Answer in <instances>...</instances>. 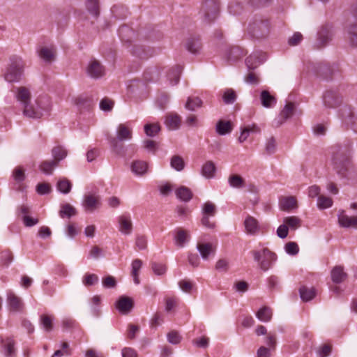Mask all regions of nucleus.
<instances>
[{
    "instance_id": "aec40b11",
    "label": "nucleus",
    "mask_w": 357,
    "mask_h": 357,
    "mask_svg": "<svg viewBox=\"0 0 357 357\" xmlns=\"http://www.w3.org/2000/svg\"><path fill=\"white\" fill-rule=\"evenodd\" d=\"M244 225L246 232L252 235L256 234L259 230L258 221L250 215L245 218Z\"/></svg>"
},
{
    "instance_id": "20e7f679",
    "label": "nucleus",
    "mask_w": 357,
    "mask_h": 357,
    "mask_svg": "<svg viewBox=\"0 0 357 357\" xmlns=\"http://www.w3.org/2000/svg\"><path fill=\"white\" fill-rule=\"evenodd\" d=\"M10 63L5 73V79L8 82H19L24 72L23 61L20 57L13 56L10 58Z\"/></svg>"
},
{
    "instance_id": "a19ab883",
    "label": "nucleus",
    "mask_w": 357,
    "mask_h": 357,
    "mask_svg": "<svg viewBox=\"0 0 357 357\" xmlns=\"http://www.w3.org/2000/svg\"><path fill=\"white\" fill-rule=\"evenodd\" d=\"M181 71L182 68L179 66H176L175 68L169 70L168 73V78L172 85H176L179 82Z\"/></svg>"
},
{
    "instance_id": "dca6fc26",
    "label": "nucleus",
    "mask_w": 357,
    "mask_h": 357,
    "mask_svg": "<svg viewBox=\"0 0 357 357\" xmlns=\"http://www.w3.org/2000/svg\"><path fill=\"white\" fill-rule=\"evenodd\" d=\"M347 33L351 45L357 47V19L349 20Z\"/></svg>"
},
{
    "instance_id": "f8f14e48",
    "label": "nucleus",
    "mask_w": 357,
    "mask_h": 357,
    "mask_svg": "<svg viewBox=\"0 0 357 357\" xmlns=\"http://www.w3.org/2000/svg\"><path fill=\"white\" fill-rule=\"evenodd\" d=\"M341 118L347 125H350L352 129L357 132V116H355L353 111L347 107L341 110Z\"/></svg>"
},
{
    "instance_id": "f704fd0d",
    "label": "nucleus",
    "mask_w": 357,
    "mask_h": 357,
    "mask_svg": "<svg viewBox=\"0 0 357 357\" xmlns=\"http://www.w3.org/2000/svg\"><path fill=\"white\" fill-rule=\"evenodd\" d=\"M8 303L10 307L15 311L20 310L22 307V303L18 296L14 293L10 292L8 294Z\"/></svg>"
},
{
    "instance_id": "2f4dec72",
    "label": "nucleus",
    "mask_w": 357,
    "mask_h": 357,
    "mask_svg": "<svg viewBox=\"0 0 357 357\" xmlns=\"http://www.w3.org/2000/svg\"><path fill=\"white\" fill-rule=\"evenodd\" d=\"M216 167L213 161L208 160L202 166V174L207 178H211L214 177Z\"/></svg>"
},
{
    "instance_id": "c9c22d12",
    "label": "nucleus",
    "mask_w": 357,
    "mask_h": 357,
    "mask_svg": "<svg viewBox=\"0 0 357 357\" xmlns=\"http://www.w3.org/2000/svg\"><path fill=\"white\" fill-rule=\"evenodd\" d=\"M301 298L303 301H309L314 298L316 295V290L314 287L308 288L307 287H301L299 289Z\"/></svg>"
},
{
    "instance_id": "13d9d810",
    "label": "nucleus",
    "mask_w": 357,
    "mask_h": 357,
    "mask_svg": "<svg viewBox=\"0 0 357 357\" xmlns=\"http://www.w3.org/2000/svg\"><path fill=\"white\" fill-rule=\"evenodd\" d=\"M168 342L173 344H178L181 340V337L178 332L176 331H172L167 334Z\"/></svg>"
},
{
    "instance_id": "f3484780",
    "label": "nucleus",
    "mask_w": 357,
    "mask_h": 357,
    "mask_svg": "<svg viewBox=\"0 0 357 357\" xmlns=\"http://www.w3.org/2000/svg\"><path fill=\"white\" fill-rule=\"evenodd\" d=\"M119 231L126 234L128 235L132 232V223L131 221L130 216L128 215H121L119 217Z\"/></svg>"
},
{
    "instance_id": "de8ad7c7",
    "label": "nucleus",
    "mask_w": 357,
    "mask_h": 357,
    "mask_svg": "<svg viewBox=\"0 0 357 357\" xmlns=\"http://www.w3.org/2000/svg\"><path fill=\"white\" fill-rule=\"evenodd\" d=\"M294 112V105L292 102H288L281 111L280 116L284 121L290 118Z\"/></svg>"
},
{
    "instance_id": "a878e982",
    "label": "nucleus",
    "mask_w": 357,
    "mask_h": 357,
    "mask_svg": "<svg viewBox=\"0 0 357 357\" xmlns=\"http://www.w3.org/2000/svg\"><path fill=\"white\" fill-rule=\"evenodd\" d=\"M58 166L59 165L56 163V161L53 160H46L40 162L39 169L45 174L51 175L52 174L54 169Z\"/></svg>"
},
{
    "instance_id": "473e14b6",
    "label": "nucleus",
    "mask_w": 357,
    "mask_h": 357,
    "mask_svg": "<svg viewBox=\"0 0 357 357\" xmlns=\"http://www.w3.org/2000/svg\"><path fill=\"white\" fill-rule=\"evenodd\" d=\"M197 248L204 260H207L208 259L209 255L215 252V249L213 248L212 244L210 243H198Z\"/></svg>"
},
{
    "instance_id": "6ab92c4d",
    "label": "nucleus",
    "mask_w": 357,
    "mask_h": 357,
    "mask_svg": "<svg viewBox=\"0 0 357 357\" xmlns=\"http://www.w3.org/2000/svg\"><path fill=\"white\" fill-rule=\"evenodd\" d=\"M280 207L282 211H291L298 207L297 200L293 196L281 197L280 199Z\"/></svg>"
},
{
    "instance_id": "c85d7f7f",
    "label": "nucleus",
    "mask_w": 357,
    "mask_h": 357,
    "mask_svg": "<svg viewBox=\"0 0 357 357\" xmlns=\"http://www.w3.org/2000/svg\"><path fill=\"white\" fill-rule=\"evenodd\" d=\"M59 214L61 218L69 219L77 214V210L70 204H63L61 205Z\"/></svg>"
},
{
    "instance_id": "58836bf2",
    "label": "nucleus",
    "mask_w": 357,
    "mask_h": 357,
    "mask_svg": "<svg viewBox=\"0 0 357 357\" xmlns=\"http://www.w3.org/2000/svg\"><path fill=\"white\" fill-rule=\"evenodd\" d=\"M15 342L12 337H8L4 344V354L6 357H13L15 356Z\"/></svg>"
},
{
    "instance_id": "2eb2a0df",
    "label": "nucleus",
    "mask_w": 357,
    "mask_h": 357,
    "mask_svg": "<svg viewBox=\"0 0 357 357\" xmlns=\"http://www.w3.org/2000/svg\"><path fill=\"white\" fill-rule=\"evenodd\" d=\"M338 222L342 227L344 228H357V217L349 216L344 211L338 215Z\"/></svg>"
},
{
    "instance_id": "a18cd8bd",
    "label": "nucleus",
    "mask_w": 357,
    "mask_h": 357,
    "mask_svg": "<svg viewBox=\"0 0 357 357\" xmlns=\"http://www.w3.org/2000/svg\"><path fill=\"white\" fill-rule=\"evenodd\" d=\"M86 8L95 17H97L99 15L100 11L98 0H87Z\"/></svg>"
},
{
    "instance_id": "5fc2aeb1",
    "label": "nucleus",
    "mask_w": 357,
    "mask_h": 357,
    "mask_svg": "<svg viewBox=\"0 0 357 357\" xmlns=\"http://www.w3.org/2000/svg\"><path fill=\"white\" fill-rule=\"evenodd\" d=\"M203 215L214 216L216 213V206L214 204L207 202L203 206Z\"/></svg>"
},
{
    "instance_id": "5701e85b",
    "label": "nucleus",
    "mask_w": 357,
    "mask_h": 357,
    "mask_svg": "<svg viewBox=\"0 0 357 357\" xmlns=\"http://www.w3.org/2000/svg\"><path fill=\"white\" fill-rule=\"evenodd\" d=\"M54 315L43 314L40 316V325L45 332L50 333L54 329Z\"/></svg>"
},
{
    "instance_id": "4468645a",
    "label": "nucleus",
    "mask_w": 357,
    "mask_h": 357,
    "mask_svg": "<svg viewBox=\"0 0 357 357\" xmlns=\"http://www.w3.org/2000/svg\"><path fill=\"white\" fill-rule=\"evenodd\" d=\"M265 54L261 52H255L245 59V63L249 70L257 68L265 60Z\"/></svg>"
},
{
    "instance_id": "423d86ee",
    "label": "nucleus",
    "mask_w": 357,
    "mask_h": 357,
    "mask_svg": "<svg viewBox=\"0 0 357 357\" xmlns=\"http://www.w3.org/2000/svg\"><path fill=\"white\" fill-rule=\"evenodd\" d=\"M219 3L217 0H205L201 7L199 14L206 23H211L218 16Z\"/></svg>"
},
{
    "instance_id": "bb28decb",
    "label": "nucleus",
    "mask_w": 357,
    "mask_h": 357,
    "mask_svg": "<svg viewBox=\"0 0 357 357\" xmlns=\"http://www.w3.org/2000/svg\"><path fill=\"white\" fill-rule=\"evenodd\" d=\"M260 101L264 107L270 108L276 104L277 100L268 91L264 90L261 92Z\"/></svg>"
},
{
    "instance_id": "1a4fd4ad",
    "label": "nucleus",
    "mask_w": 357,
    "mask_h": 357,
    "mask_svg": "<svg viewBox=\"0 0 357 357\" xmlns=\"http://www.w3.org/2000/svg\"><path fill=\"white\" fill-rule=\"evenodd\" d=\"M87 75L93 79H99L105 74V67L96 59L89 61L86 68Z\"/></svg>"
},
{
    "instance_id": "f257e3e1",
    "label": "nucleus",
    "mask_w": 357,
    "mask_h": 357,
    "mask_svg": "<svg viewBox=\"0 0 357 357\" xmlns=\"http://www.w3.org/2000/svg\"><path fill=\"white\" fill-rule=\"evenodd\" d=\"M335 170L342 177H347L351 167L349 159L351 144H335L331 147Z\"/></svg>"
},
{
    "instance_id": "774afa93",
    "label": "nucleus",
    "mask_w": 357,
    "mask_h": 357,
    "mask_svg": "<svg viewBox=\"0 0 357 357\" xmlns=\"http://www.w3.org/2000/svg\"><path fill=\"white\" fill-rule=\"evenodd\" d=\"M286 252L291 255H295L298 252L299 248L296 243L289 242L285 245Z\"/></svg>"
},
{
    "instance_id": "6e6552de",
    "label": "nucleus",
    "mask_w": 357,
    "mask_h": 357,
    "mask_svg": "<svg viewBox=\"0 0 357 357\" xmlns=\"http://www.w3.org/2000/svg\"><path fill=\"white\" fill-rule=\"evenodd\" d=\"M324 105L327 108H335L341 105L343 96L337 90H328L323 96Z\"/></svg>"
},
{
    "instance_id": "f03ea898",
    "label": "nucleus",
    "mask_w": 357,
    "mask_h": 357,
    "mask_svg": "<svg viewBox=\"0 0 357 357\" xmlns=\"http://www.w3.org/2000/svg\"><path fill=\"white\" fill-rule=\"evenodd\" d=\"M16 98L24 105L23 114L24 116L33 119H40L43 116V109L40 107L35 108L30 104L31 93L27 88L24 86L17 88Z\"/></svg>"
},
{
    "instance_id": "09e8293b",
    "label": "nucleus",
    "mask_w": 357,
    "mask_h": 357,
    "mask_svg": "<svg viewBox=\"0 0 357 357\" xmlns=\"http://www.w3.org/2000/svg\"><path fill=\"white\" fill-rule=\"evenodd\" d=\"M99 280L98 276L94 273H86L82 278V283L86 287L94 285Z\"/></svg>"
},
{
    "instance_id": "864d4df0",
    "label": "nucleus",
    "mask_w": 357,
    "mask_h": 357,
    "mask_svg": "<svg viewBox=\"0 0 357 357\" xmlns=\"http://www.w3.org/2000/svg\"><path fill=\"white\" fill-rule=\"evenodd\" d=\"M70 356L71 355V349L70 348L69 344L68 342H62L61 343V349L56 350L52 357H61L63 356Z\"/></svg>"
},
{
    "instance_id": "a211bd4d",
    "label": "nucleus",
    "mask_w": 357,
    "mask_h": 357,
    "mask_svg": "<svg viewBox=\"0 0 357 357\" xmlns=\"http://www.w3.org/2000/svg\"><path fill=\"white\" fill-rule=\"evenodd\" d=\"M39 56L45 62L51 63L55 59L56 49L54 47H43L38 51Z\"/></svg>"
},
{
    "instance_id": "603ef678",
    "label": "nucleus",
    "mask_w": 357,
    "mask_h": 357,
    "mask_svg": "<svg viewBox=\"0 0 357 357\" xmlns=\"http://www.w3.org/2000/svg\"><path fill=\"white\" fill-rule=\"evenodd\" d=\"M333 204V199L330 197L321 195L317 199V206L319 209L329 208Z\"/></svg>"
},
{
    "instance_id": "e2e57ef3",
    "label": "nucleus",
    "mask_w": 357,
    "mask_h": 357,
    "mask_svg": "<svg viewBox=\"0 0 357 357\" xmlns=\"http://www.w3.org/2000/svg\"><path fill=\"white\" fill-rule=\"evenodd\" d=\"M222 98L226 104H231L236 100V93L232 89H228L225 92Z\"/></svg>"
},
{
    "instance_id": "ea45409f",
    "label": "nucleus",
    "mask_w": 357,
    "mask_h": 357,
    "mask_svg": "<svg viewBox=\"0 0 357 357\" xmlns=\"http://www.w3.org/2000/svg\"><path fill=\"white\" fill-rule=\"evenodd\" d=\"M283 223L288 227V229L295 230L301 227V220L297 216H288L283 219Z\"/></svg>"
},
{
    "instance_id": "bf43d9fd",
    "label": "nucleus",
    "mask_w": 357,
    "mask_h": 357,
    "mask_svg": "<svg viewBox=\"0 0 357 357\" xmlns=\"http://www.w3.org/2000/svg\"><path fill=\"white\" fill-rule=\"evenodd\" d=\"M13 176L15 181L22 182L25 178L24 170L22 167H17L13 173Z\"/></svg>"
},
{
    "instance_id": "8fccbe9b",
    "label": "nucleus",
    "mask_w": 357,
    "mask_h": 357,
    "mask_svg": "<svg viewBox=\"0 0 357 357\" xmlns=\"http://www.w3.org/2000/svg\"><path fill=\"white\" fill-rule=\"evenodd\" d=\"M160 130L158 123H148L144 126V132L149 137H154Z\"/></svg>"
},
{
    "instance_id": "49530a36",
    "label": "nucleus",
    "mask_w": 357,
    "mask_h": 357,
    "mask_svg": "<svg viewBox=\"0 0 357 357\" xmlns=\"http://www.w3.org/2000/svg\"><path fill=\"white\" fill-rule=\"evenodd\" d=\"M13 260V252L10 250H5L1 252L0 261L3 266H8Z\"/></svg>"
},
{
    "instance_id": "cd10ccee",
    "label": "nucleus",
    "mask_w": 357,
    "mask_h": 357,
    "mask_svg": "<svg viewBox=\"0 0 357 357\" xmlns=\"http://www.w3.org/2000/svg\"><path fill=\"white\" fill-rule=\"evenodd\" d=\"M51 152L53 157L52 160L56 161L58 165L68 155V151L61 146H56L53 147Z\"/></svg>"
},
{
    "instance_id": "338daca9",
    "label": "nucleus",
    "mask_w": 357,
    "mask_h": 357,
    "mask_svg": "<svg viewBox=\"0 0 357 357\" xmlns=\"http://www.w3.org/2000/svg\"><path fill=\"white\" fill-rule=\"evenodd\" d=\"M36 191L39 195L48 194L51 191V186L47 183H38L36 186Z\"/></svg>"
},
{
    "instance_id": "0e129e2a",
    "label": "nucleus",
    "mask_w": 357,
    "mask_h": 357,
    "mask_svg": "<svg viewBox=\"0 0 357 357\" xmlns=\"http://www.w3.org/2000/svg\"><path fill=\"white\" fill-rule=\"evenodd\" d=\"M113 106L114 102L107 98H103L100 102V108L105 112L111 111Z\"/></svg>"
},
{
    "instance_id": "e433bc0d",
    "label": "nucleus",
    "mask_w": 357,
    "mask_h": 357,
    "mask_svg": "<svg viewBox=\"0 0 357 357\" xmlns=\"http://www.w3.org/2000/svg\"><path fill=\"white\" fill-rule=\"evenodd\" d=\"M273 315L272 310L267 306H264L260 308L256 313L257 317L261 321L264 322L269 321Z\"/></svg>"
},
{
    "instance_id": "9b49d317",
    "label": "nucleus",
    "mask_w": 357,
    "mask_h": 357,
    "mask_svg": "<svg viewBox=\"0 0 357 357\" xmlns=\"http://www.w3.org/2000/svg\"><path fill=\"white\" fill-rule=\"evenodd\" d=\"M332 33L328 26H324L317 33V39L315 43L317 48H321L327 45L331 40Z\"/></svg>"
},
{
    "instance_id": "79ce46f5",
    "label": "nucleus",
    "mask_w": 357,
    "mask_h": 357,
    "mask_svg": "<svg viewBox=\"0 0 357 357\" xmlns=\"http://www.w3.org/2000/svg\"><path fill=\"white\" fill-rule=\"evenodd\" d=\"M57 189L63 194L68 193L72 188L71 182L66 178H63L57 182Z\"/></svg>"
},
{
    "instance_id": "39448f33",
    "label": "nucleus",
    "mask_w": 357,
    "mask_h": 357,
    "mask_svg": "<svg viewBox=\"0 0 357 357\" xmlns=\"http://www.w3.org/2000/svg\"><path fill=\"white\" fill-rule=\"evenodd\" d=\"M252 254L255 261L258 262L259 268L264 271H268L277 260L276 254L268 248H263L261 251L253 250Z\"/></svg>"
},
{
    "instance_id": "6e6d98bb",
    "label": "nucleus",
    "mask_w": 357,
    "mask_h": 357,
    "mask_svg": "<svg viewBox=\"0 0 357 357\" xmlns=\"http://www.w3.org/2000/svg\"><path fill=\"white\" fill-rule=\"evenodd\" d=\"M151 268L155 274L158 275H164L167 271V266L162 264H158L156 262H153L151 264Z\"/></svg>"
},
{
    "instance_id": "4be33fe9",
    "label": "nucleus",
    "mask_w": 357,
    "mask_h": 357,
    "mask_svg": "<svg viewBox=\"0 0 357 357\" xmlns=\"http://www.w3.org/2000/svg\"><path fill=\"white\" fill-rule=\"evenodd\" d=\"M190 236L188 231L183 229H178L174 236L175 244L179 248H183Z\"/></svg>"
},
{
    "instance_id": "393cba45",
    "label": "nucleus",
    "mask_w": 357,
    "mask_h": 357,
    "mask_svg": "<svg viewBox=\"0 0 357 357\" xmlns=\"http://www.w3.org/2000/svg\"><path fill=\"white\" fill-rule=\"evenodd\" d=\"M185 47L190 52L197 54L202 48V44L199 37H190L188 38Z\"/></svg>"
},
{
    "instance_id": "4d7b16f0",
    "label": "nucleus",
    "mask_w": 357,
    "mask_h": 357,
    "mask_svg": "<svg viewBox=\"0 0 357 357\" xmlns=\"http://www.w3.org/2000/svg\"><path fill=\"white\" fill-rule=\"evenodd\" d=\"M192 344L197 347L206 348L209 344V338L206 336L195 338L192 340Z\"/></svg>"
},
{
    "instance_id": "c03bdc74",
    "label": "nucleus",
    "mask_w": 357,
    "mask_h": 357,
    "mask_svg": "<svg viewBox=\"0 0 357 357\" xmlns=\"http://www.w3.org/2000/svg\"><path fill=\"white\" fill-rule=\"evenodd\" d=\"M277 150L276 139L273 137H270L267 139L265 144V153L267 155H272L275 153Z\"/></svg>"
},
{
    "instance_id": "680f3d73",
    "label": "nucleus",
    "mask_w": 357,
    "mask_h": 357,
    "mask_svg": "<svg viewBox=\"0 0 357 357\" xmlns=\"http://www.w3.org/2000/svg\"><path fill=\"white\" fill-rule=\"evenodd\" d=\"M75 104L80 107H89L91 106V100L86 96H79L75 99Z\"/></svg>"
},
{
    "instance_id": "052dcab7",
    "label": "nucleus",
    "mask_w": 357,
    "mask_h": 357,
    "mask_svg": "<svg viewBox=\"0 0 357 357\" xmlns=\"http://www.w3.org/2000/svg\"><path fill=\"white\" fill-rule=\"evenodd\" d=\"M331 73V68L328 65L320 64L318 67L317 73L321 76L324 79H328L330 77L329 73Z\"/></svg>"
},
{
    "instance_id": "9d476101",
    "label": "nucleus",
    "mask_w": 357,
    "mask_h": 357,
    "mask_svg": "<svg viewBox=\"0 0 357 357\" xmlns=\"http://www.w3.org/2000/svg\"><path fill=\"white\" fill-rule=\"evenodd\" d=\"M134 307L133 300L126 296H121L116 303V307L123 314H128Z\"/></svg>"
},
{
    "instance_id": "c756f323",
    "label": "nucleus",
    "mask_w": 357,
    "mask_h": 357,
    "mask_svg": "<svg viewBox=\"0 0 357 357\" xmlns=\"http://www.w3.org/2000/svg\"><path fill=\"white\" fill-rule=\"evenodd\" d=\"M99 199L93 195H86L84 196L83 206L88 211H94L98 204Z\"/></svg>"
},
{
    "instance_id": "7ed1b4c3",
    "label": "nucleus",
    "mask_w": 357,
    "mask_h": 357,
    "mask_svg": "<svg viewBox=\"0 0 357 357\" xmlns=\"http://www.w3.org/2000/svg\"><path fill=\"white\" fill-rule=\"evenodd\" d=\"M132 138V128L125 123H120L116 129V137H109L108 141L113 151L117 155H121L123 149L121 142L130 140Z\"/></svg>"
},
{
    "instance_id": "4c0bfd02",
    "label": "nucleus",
    "mask_w": 357,
    "mask_h": 357,
    "mask_svg": "<svg viewBox=\"0 0 357 357\" xmlns=\"http://www.w3.org/2000/svg\"><path fill=\"white\" fill-rule=\"evenodd\" d=\"M176 195L179 199L188 202L192 199V192L188 188L181 186L176 190Z\"/></svg>"
},
{
    "instance_id": "412c9836",
    "label": "nucleus",
    "mask_w": 357,
    "mask_h": 357,
    "mask_svg": "<svg viewBox=\"0 0 357 357\" xmlns=\"http://www.w3.org/2000/svg\"><path fill=\"white\" fill-rule=\"evenodd\" d=\"M233 130V125L230 121L219 120L215 126V130L220 135H225Z\"/></svg>"
},
{
    "instance_id": "69168bd1",
    "label": "nucleus",
    "mask_w": 357,
    "mask_h": 357,
    "mask_svg": "<svg viewBox=\"0 0 357 357\" xmlns=\"http://www.w3.org/2000/svg\"><path fill=\"white\" fill-rule=\"evenodd\" d=\"M102 285L105 288H114L116 285V279L112 275H107L102 278Z\"/></svg>"
},
{
    "instance_id": "b1692460",
    "label": "nucleus",
    "mask_w": 357,
    "mask_h": 357,
    "mask_svg": "<svg viewBox=\"0 0 357 357\" xmlns=\"http://www.w3.org/2000/svg\"><path fill=\"white\" fill-rule=\"evenodd\" d=\"M347 277V275L344 271V268L341 266H335L331 271V278L335 283L342 282Z\"/></svg>"
},
{
    "instance_id": "3c124183",
    "label": "nucleus",
    "mask_w": 357,
    "mask_h": 357,
    "mask_svg": "<svg viewBox=\"0 0 357 357\" xmlns=\"http://www.w3.org/2000/svg\"><path fill=\"white\" fill-rule=\"evenodd\" d=\"M171 167L176 171H181L185 167L183 158L179 155H174L171 159Z\"/></svg>"
},
{
    "instance_id": "37998d69",
    "label": "nucleus",
    "mask_w": 357,
    "mask_h": 357,
    "mask_svg": "<svg viewBox=\"0 0 357 357\" xmlns=\"http://www.w3.org/2000/svg\"><path fill=\"white\" fill-rule=\"evenodd\" d=\"M229 185L233 188H240L245 185V180L238 174H232L228 179Z\"/></svg>"
},
{
    "instance_id": "ddd939ff",
    "label": "nucleus",
    "mask_w": 357,
    "mask_h": 357,
    "mask_svg": "<svg viewBox=\"0 0 357 357\" xmlns=\"http://www.w3.org/2000/svg\"><path fill=\"white\" fill-rule=\"evenodd\" d=\"M181 123V117L176 113L171 112L165 115V124L170 130H178Z\"/></svg>"
},
{
    "instance_id": "0eeeda50",
    "label": "nucleus",
    "mask_w": 357,
    "mask_h": 357,
    "mask_svg": "<svg viewBox=\"0 0 357 357\" xmlns=\"http://www.w3.org/2000/svg\"><path fill=\"white\" fill-rule=\"evenodd\" d=\"M248 31L257 38L266 37L269 33V23L266 20L255 19L249 24Z\"/></svg>"
},
{
    "instance_id": "72a5a7b5",
    "label": "nucleus",
    "mask_w": 357,
    "mask_h": 357,
    "mask_svg": "<svg viewBox=\"0 0 357 357\" xmlns=\"http://www.w3.org/2000/svg\"><path fill=\"white\" fill-rule=\"evenodd\" d=\"M203 101L199 97H188L185 103V108L189 111L194 112L197 108L202 107Z\"/></svg>"
},
{
    "instance_id": "7c9ffc66",
    "label": "nucleus",
    "mask_w": 357,
    "mask_h": 357,
    "mask_svg": "<svg viewBox=\"0 0 357 357\" xmlns=\"http://www.w3.org/2000/svg\"><path fill=\"white\" fill-rule=\"evenodd\" d=\"M131 169L136 175L142 176L148 169V164L145 161L136 160L132 163Z\"/></svg>"
}]
</instances>
